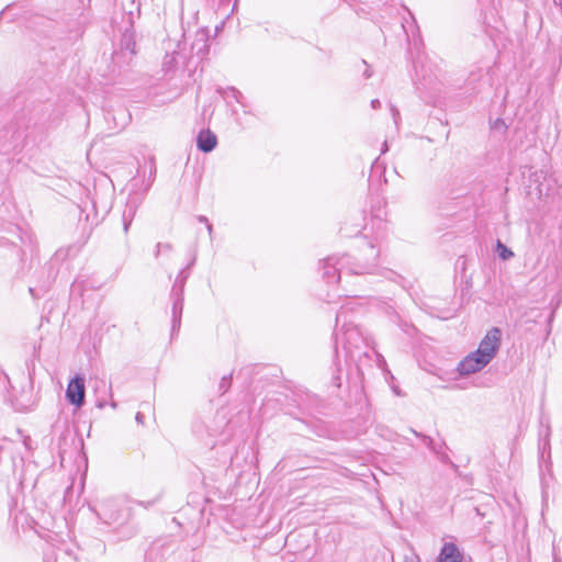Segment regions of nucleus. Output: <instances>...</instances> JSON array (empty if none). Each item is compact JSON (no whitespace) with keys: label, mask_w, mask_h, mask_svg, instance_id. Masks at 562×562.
Segmentation results:
<instances>
[{"label":"nucleus","mask_w":562,"mask_h":562,"mask_svg":"<svg viewBox=\"0 0 562 562\" xmlns=\"http://www.w3.org/2000/svg\"><path fill=\"white\" fill-rule=\"evenodd\" d=\"M445 443H437V446L435 447V449L432 450V452L437 456L439 453H441L443 451V448H445Z\"/></svg>","instance_id":"obj_13"},{"label":"nucleus","mask_w":562,"mask_h":562,"mask_svg":"<svg viewBox=\"0 0 562 562\" xmlns=\"http://www.w3.org/2000/svg\"><path fill=\"white\" fill-rule=\"evenodd\" d=\"M391 110H392V115L394 117V121L396 122L397 117L400 116V113L394 106H392Z\"/></svg>","instance_id":"obj_17"},{"label":"nucleus","mask_w":562,"mask_h":562,"mask_svg":"<svg viewBox=\"0 0 562 562\" xmlns=\"http://www.w3.org/2000/svg\"><path fill=\"white\" fill-rule=\"evenodd\" d=\"M496 250L498 257L503 260H508L514 256V252L508 247H506L501 240H497Z\"/></svg>","instance_id":"obj_6"},{"label":"nucleus","mask_w":562,"mask_h":562,"mask_svg":"<svg viewBox=\"0 0 562 562\" xmlns=\"http://www.w3.org/2000/svg\"><path fill=\"white\" fill-rule=\"evenodd\" d=\"M231 91L235 98H237V94H240V92L237 91L235 88H232Z\"/></svg>","instance_id":"obj_20"},{"label":"nucleus","mask_w":562,"mask_h":562,"mask_svg":"<svg viewBox=\"0 0 562 562\" xmlns=\"http://www.w3.org/2000/svg\"><path fill=\"white\" fill-rule=\"evenodd\" d=\"M414 434L417 436V437H420L423 439V441L425 442V445L432 451L435 449V447L437 446V443L435 442V440L426 435H423V434H419L417 431H414Z\"/></svg>","instance_id":"obj_8"},{"label":"nucleus","mask_w":562,"mask_h":562,"mask_svg":"<svg viewBox=\"0 0 562 562\" xmlns=\"http://www.w3.org/2000/svg\"><path fill=\"white\" fill-rule=\"evenodd\" d=\"M130 224H131L130 221L124 220V231H125V233L128 231Z\"/></svg>","instance_id":"obj_19"},{"label":"nucleus","mask_w":562,"mask_h":562,"mask_svg":"<svg viewBox=\"0 0 562 562\" xmlns=\"http://www.w3.org/2000/svg\"><path fill=\"white\" fill-rule=\"evenodd\" d=\"M492 130L505 132L507 130V126L502 119H497L496 121L493 122Z\"/></svg>","instance_id":"obj_10"},{"label":"nucleus","mask_w":562,"mask_h":562,"mask_svg":"<svg viewBox=\"0 0 562 562\" xmlns=\"http://www.w3.org/2000/svg\"><path fill=\"white\" fill-rule=\"evenodd\" d=\"M475 509V513L481 516L482 518H484L486 516V512L485 510H482L481 508H474Z\"/></svg>","instance_id":"obj_18"},{"label":"nucleus","mask_w":562,"mask_h":562,"mask_svg":"<svg viewBox=\"0 0 562 562\" xmlns=\"http://www.w3.org/2000/svg\"><path fill=\"white\" fill-rule=\"evenodd\" d=\"M502 331L497 327H493L487 331L485 337L481 340L477 350L475 351L477 356H482L485 359H488L491 362L495 357L499 345H501Z\"/></svg>","instance_id":"obj_1"},{"label":"nucleus","mask_w":562,"mask_h":562,"mask_svg":"<svg viewBox=\"0 0 562 562\" xmlns=\"http://www.w3.org/2000/svg\"><path fill=\"white\" fill-rule=\"evenodd\" d=\"M135 419L138 424L143 425L144 424V420H145V416L142 414V413H137L136 416H135Z\"/></svg>","instance_id":"obj_15"},{"label":"nucleus","mask_w":562,"mask_h":562,"mask_svg":"<svg viewBox=\"0 0 562 562\" xmlns=\"http://www.w3.org/2000/svg\"><path fill=\"white\" fill-rule=\"evenodd\" d=\"M183 308L182 300H178L173 303V328L180 326V316Z\"/></svg>","instance_id":"obj_7"},{"label":"nucleus","mask_w":562,"mask_h":562,"mask_svg":"<svg viewBox=\"0 0 562 562\" xmlns=\"http://www.w3.org/2000/svg\"><path fill=\"white\" fill-rule=\"evenodd\" d=\"M364 75L367 78H369L371 76V74L368 70L364 72Z\"/></svg>","instance_id":"obj_21"},{"label":"nucleus","mask_w":562,"mask_h":562,"mask_svg":"<svg viewBox=\"0 0 562 562\" xmlns=\"http://www.w3.org/2000/svg\"><path fill=\"white\" fill-rule=\"evenodd\" d=\"M438 459L442 462V463H447V464H452V461L450 460L449 456L442 451L441 453L437 454Z\"/></svg>","instance_id":"obj_12"},{"label":"nucleus","mask_w":562,"mask_h":562,"mask_svg":"<svg viewBox=\"0 0 562 562\" xmlns=\"http://www.w3.org/2000/svg\"><path fill=\"white\" fill-rule=\"evenodd\" d=\"M85 397H86L85 379L79 375H76L68 383V386L66 390V398L70 404L75 405L76 407H81L85 404Z\"/></svg>","instance_id":"obj_2"},{"label":"nucleus","mask_w":562,"mask_h":562,"mask_svg":"<svg viewBox=\"0 0 562 562\" xmlns=\"http://www.w3.org/2000/svg\"><path fill=\"white\" fill-rule=\"evenodd\" d=\"M231 375L229 376H223L220 383V389L223 393H225L228 387L231 386Z\"/></svg>","instance_id":"obj_11"},{"label":"nucleus","mask_w":562,"mask_h":562,"mask_svg":"<svg viewBox=\"0 0 562 562\" xmlns=\"http://www.w3.org/2000/svg\"><path fill=\"white\" fill-rule=\"evenodd\" d=\"M438 562H461V554L453 543H445L438 558Z\"/></svg>","instance_id":"obj_5"},{"label":"nucleus","mask_w":562,"mask_h":562,"mask_svg":"<svg viewBox=\"0 0 562 562\" xmlns=\"http://www.w3.org/2000/svg\"><path fill=\"white\" fill-rule=\"evenodd\" d=\"M198 220H199V222L206 223V225H207V231H209L210 233L212 232V225H211V224H209L207 218H206L205 216H199V217H198Z\"/></svg>","instance_id":"obj_14"},{"label":"nucleus","mask_w":562,"mask_h":562,"mask_svg":"<svg viewBox=\"0 0 562 562\" xmlns=\"http://www.w3.org/2000/svg\"><path fill=\"white\" fill-rule=\"evenodd\" d=\"M490 363L488 359H485L482 356H477V353L471 352L468 355L458 366V371L460 375H469L481 371L484 367Z\"/></svg>","instance_id":"obj_3"},{"label":"nucleus","mask_w":562,"mask_h":562,"mask_svg":"<svg viewBox=\"0 0 562 562\" xmlns=\"http://www.w3.org/2000/svg\"><path fill=\"white\" fill-rule=\"evenodd\" d=\"M172 246L170 244L158 243L156 246L155 257L158 258L161 251H170Z\"/></svg>","instance_id":"obj_9"},{"label":"nucleus","mask_w":562,"mask_h":562,"mask_svg":"<svg viewBox=\"0 0 562 562\" xmlns=\"http://www.w3.org/2000/svg\"><path fill=\"white\" fill-rule=\"evenodd\" d=\"M216 144H217L216 135L213 132H211L210 130L201 131L199 133L198 138H196V145L201 151L210 153L216 147Z\"/></svg>","instance_id":"obj_4"},{"label":"nucleus","mask_w":562,"mask_h":562,"mask_svg":"<svg viewBox=\"0 0 562 562\" xmlns=\"http://www.w3.org/2000/svg\"><path fill=\"white\" fill-rule=\"evenodd\" d=\"M380 105H381L380 100H378V99H373V100L371 101V106H372V109H379V108H380Z\"/></svg>","instance_id":"obj_16"}]
</instances>
